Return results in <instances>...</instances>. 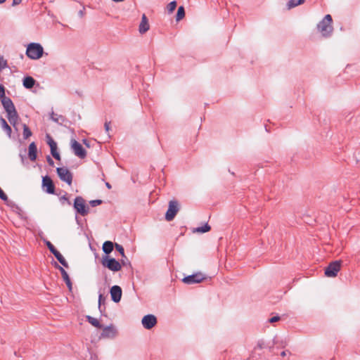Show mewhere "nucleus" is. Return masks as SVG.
I'll return each instance as SVG.
<instances>
[{
    "mask_svg": "<svg viewBox=\"0 0 360 360\" xmlns=\"http://www.w3.org/2000/svg\"><path fill=\"white\" fill-rule=\"evenodd\" d=\"M332 17L327 14L323 19L318 24L317 27L323 37H327L330 35L333 32Z\"/></svg>",
    "mask_w": 360,
    "mask_h": 360,
    "instance_id": "f257e3e1",
    "label": "nucleus"
},
{
    "mask_svg": "<svg viewBox=\"0 0 360 360\" xmlns=\"http://www.w3.org/2000/svg\"><path fill=\"white\" fill-rule=\"evenodd\" d=\"M44 53L43 47L37 43H31L27 46L26 54L31 59L37 60L40 58Z\"/></svg>",
    "mask_w": 360,
    "mask_h": 360,
    "instance_id": "f03ea898",
    "label": "nucleus"
},
{
    "mask_svg": "<svg viewBox=\"0 0 360 360\" xmlns=\"http://www.w3.org/2000/svg\"><path fill=\"white\" fill-rule=\"evenodd\" d=\"M101 264L104 267L108 268L112 271H119L122 269V264L115 258L108 256H104L102 258Z\"/></svg>",
    "mask_w": 360,
    "mask_h": 360,
    "instance_id": "7ed1b4c3",
    "label": "nucleus"
},
{
    "mask_svg": "<svg viewBox=\"0 0 360 360\" xmlns=\"http://www.w3.org/2000/svg\"><path fill=\"white\" fill-rule=\"evenodd\" d=\"M341 260H335L334 262H330L328 264V266L325 269V275L327 277H335L341 269Z\"/></svg>",
    "mask_w": 360,
    "mask_h": 360,
    "instance_id": "20e7f679",
    "label": "nucleus"
},
{
    "mask_svg": "<svg viewBox=\"0 0 360 360\" xmlns=\"http://www.w3.org/2000/svg\"><path fill=\"white\" fill-rule=\"evenodd\" d=\"M74 208L82 216H86L89 213V208L85 204V200L81 196H77L75 199Z\"/></svg>",
    "mask_w": 360,
    "mask_h": 360,
    "instance_id": "39448f33",
    "label": "nucleus"
},
{
    "mask_svg": "<svg viewBox=\"0 0 360 360\" xmlns=\"http://www.w3.org/2000/svg\"><path fill=\"white\" fill-rule=\"evenodd\" d=\"M206 279V276L201 272H198L192 275L184 277L182 281L188 285L200 283Z\"/></svg>",
    "mask_w": 360,
    "mask_h": 360,
    "instance_id": "423d86ee",
    "label": "nucleus"
},
{
    "mask_svg": "<svg viewBox=\"0 0 360 360\" xmlns=\"http://www.w3.org/2000/svg\"><path fill=\"white\" fill-rule=\"evenodd\" d=\"M179 210V203L176 200H171L169 202L168 210L165 214V219L167 221H172L177 214Z\"/></svg>",
    "mask_w": 360,
    "mask_h": 360,
    "instance_id": "0eeeda50",
    "label": "nucleus"
},
{
    "mask_svg": "<svg viewBox=\"0 0 360 360\" xmlns=\"http://www.w3.org/2000/svg\"><path fill=\"white\" fill-rule=\"evenodd\" d=\"M57 174L60 179L66 182L68 185H71L72 182V174L66 167H58L56 169Z\"/></svg>",
    "mask_w": 360,
    "mask_h": 360,
    "instance_id": "6e6552de",
    "label": "nucleus"
},
{
    "mask_svg": "<svg viewBox=\"0 0 360 360\" xmlns=\"http://www.w3.org/2000/svg\"><path fill=\"white\" fill-rule=\"evenodd\" d=\"M71 148L75 155L79 158H84L86 156V152L82 146L75 140L71 141Z\"/></svg>",
    "mask_w": 360,
    "mask_h": 360,
    "instance_id": "1a4fd4ad",
    "label": "nucleus"
},
{
    "mask_svg": "<svg viewBox=\"0 0 360 360\" xmlns=\"http://www.w3.org/2000/svg\"><path fill=\"white\" fill-rule=\"evenodd\" d=\"M141 323L144 328L150 330L157 324V319L153 314H148L143 317Z\"/></svg>",
    "mask_w": 360,
    "mask_h": 360,
    "instance_id": "9d476101",
    "label": "nucleus"
},
{
    "mask_svg": "<svg viewBox=\"0 0 360 360\" xmlns=\"http://www.w3.org/2000/svg\"><path fill=\"white\" fill-rule=\"evenodd\" d=\"M42 187L47 193L53 194L55 192V186L53 183V181L48 176L43 177Z\"/></svg>",
    "mask_w": 360,
    "mask_h": 360,
    "instance_id": "9b49d317",
    "label": "nucleus"
},
{
    "mask_svg": "<svg viewBox=\"0 0 360 360\" xmlns=\"http://www.w3.org/2000/svg\"><path fill=\"white\" fill-rule=\"evenodd\" d=\"M111 299L113 302L117 303L122 297V288L118 285H113L110 290Z\"/></svg>",
    "mask_w": 360,
    "mask_h": 360,
    "instance_id": "f8f14e48",
    "label": "nucleus"
},
{
    "mask_svg": "<svg viewBox=\"0 0 360 360\" xmlns=\"http://www.w3.org/2000/svg\"><path fill=\"white\" fill-rule=\"evenodd\" d=\"M47 143L50 146L51 155L56 160H60V154L57 152V143L54 141V140L49 136L47 135Z\"/></svg>",
    "mask_w": 360,
    "mask_h": 360,
    "instance_id": "ddd939ff",
    "label": "nucleus"
},
{
    "mask_svg": "<svg viewBox=\"0 0 360 360\" xmlns=\"http://www.w3.org/2000/svg\"><path fill=\"white\" fill-rule=\"evenodd\" d=\"M117 335V330L113 326L104 327L101 337L105 338H114Z\"/></svg>",
    "mask_w": 360,
    "mask_h": 360,
    "instance_id": "4468645a",
    "label": "nucleus"
},
{
    "mask_svg": "<svg viewBox=\"0 0 360 360\" xmlns=\"http://www.w3.org/2000/svg\"><path fill=\"white\" fill-rule=\"evenodd\" d=\"M55 267L57 268L61 273L62 278L65 282L69 290H72V284L70 281V278L67 273V271L60 265L57 264V262H55Z\"/></svg>",
    "mask_w": 360,
    "mask_h": 360,
    "instance_id": "2eb2a0df",
    "label": "nucleus"
},
{
    "mask_svg": "<svg viewBox=\"0 0 360 360\" xmlns=\"http://www.w3.org/2000/svg\"><path fill=\"white\" fill-rule=\"evenodd\" d=\"M150 29V25L148 18L145 14L142 15L141 20L139 26V32L140 34H144Z\"/></svg>",
    "mask_w": 360,
    "mask_h": 360,
    "instance_id": "dca6fc26",
    "label": "nucleus"
},
{
    "mask_svg": "<svg viewBox=\"0 0 360 360\" xmlns=\"http://www.w3.org/2000/svg\"><path fill=\"white\" fill-rule=\"evenodd\" d=\"M6 112L8 121L12 125L15 126L18 119V115L15 108L7 111Z\"/></svg>",
    "mask_w": 360,
    "mask_h": 360,
    "instance_id": "f3484780",
    "label": "nucleus"
},
{
    "mask_svg": "<svg viewBox=\"0 0 360 360\" xmlns=\"http://www.w3.org/2000/svg\"><path fill=\"white\" fill-rule=\"evenodd\" d=\"M28 156L31 161H34L37 159V146L36 144L32 142L30 144L28 148Z\"/></svg>",
    "mask_w": 360,
    "mask_h": 360,
    "instance_id": "a211bd4d",
    "label": "nucleus"
},
{
    "mask_svg": "<svg viewBox=\"0 0 360 360\" xmlns=\"http://www.w3.org/2000/svg\"><path fill=\"white\" fill-rule=\"evenodd\" d=\"M1 103L6 112L15 108L13 101L8 97L1 99Z\"/></svg>",
    "mask_w": 360,
    "mask_h": 360,
    "instance_id": "6ab92c4d",
    "label": "nucleus"
},
{
    "mask_svg": "<svg viewBox=\"0 0 360 360\" xmlns=\"http://www.w3.org/2000/svg\"><path fill=\"white\" fill-rule=\"evenodd\" d=\"M0 123L2 129L6 131V133L8 134V136L10 137L11 135V128L6 122V120L3 118L2 117H0Z\"/></svg>",
    "mask_w": 360,
    "mask_h": 360,
    "instance_id": "aec40b11",
    "label": "nucleus"
},
{
    "mask_svg": "<svg viewBox=\"0 0 360 360\" xmlns=\"http://www.w3.org/2000/svg\"><path fill=\"white\" fill-rule=\"evenodd\" d=\"M113 248H114L113 243L108 240V241L104 242V243L103 244L102 248H103V251L106 255H108L113 250Z\"/></svg>",
    "mask_w": 360,
    "mask_h": 360,
    "instance_id": "412c9836",
    "label": "nucleus"
},
{
    "mask_svg": "<svg viewBox=\"0 0 360 360\" xmlns=\"http://www.w3.org/2000/svg\"><path fill=\"white\" fill-rule=\"evenodd\" d=\"M35 80L30 76L25 77L23 79V86L26 89H31L34 86Z\"/></svg>",
    "mask_w": 360,
    "mask_h": 360,
    "instance_id": "4be33fe9",
    "label": "nucleus"
},
{
    "mask_svg": "<svg viewBox=\"0 0 360 360\" xmlns=\"http://www.w3.org/2000/svg\"><path fill=\"white\" fill-rule=\"evenodd\" d=\"M86 319L88 321V322L89 323H91L93 326L98 328H102V325L100 323V322L98 321V320L97 319L94 318L89 315H87L86 316Z\"/></svg>",
    "mask_w": 360,
    "mask_h": 360,
    "instance_id": "5701e85b",
    "label": "nucleus"
},
{
    "mask_svg": "<svg viewBox=\"0 0 360 360\" xmlns=\"http://www.w3.org/2000/svg\"><path fill=\"white\" fill-rule=\"evenodd\" d=\"M304 0H290L288 1L286 6L288 10L292 9L299 5L302 4Z\"/></svg>",
    "mask_w": 360,
    "mask_h": 360,
    "instance_id": "b1692460",
    "label": "nucleus"
},
{
    "mask_svg": "<svg viewBox=\"0 0 360 360\" xmlns=\"http://www.w3.org/2000/svg\"><path fill=\"white\" fill-rule=\"evenodd\" d=\"M56 258L58 259V261L65 267L68 268V262H66V260L65 259V258L63 257V256L60 253V252H58V250H56V252H55L53 254Z\"/></svg>",
    "mask_w": 360,
    "mask_h": 360,
    "instance_id": "393cba45",
    "label": "nucleus"
},
{
    "mask_svg": "<svg viewBox=\"0 0 360 360\" xmlns=\"http://www.w3.org/2000/svg\"><path fill=\"white\" fill-rule=\"evenodd\" d=\"M211 227L208 225V224H205L202 226L197 227L193 229V233H206L210 230Z\"/></svg>",
    "mask_w": 360,
    "mask_h": 360,
    "instance_id": "a878e982",
    "label": "nucleus"
},
{
    "mask_svg": "<svg viewBox=\"0 0 360 360\" xmlns=\"http://www.w3.org/2000/svg\"><path fill=\"white\" fill-rule=\"evenodd\" d=\"M185 16V11L183 6H179L177 11L176 20L179 21L182 20Z\"/></svg>",
    "mask_w": 360,
    "mask_h": 360,
    "instance_id": "bb28decb",
    "label": "nucleus"
},
{
    "mask_svg": "<svg viewBox=\"0 0 360 360\" xmlns=\"http://www.w3.org/2000/svg\"><path fill=\"white\" fill-rule=\"evenodd\" d=\"M31 136H32V131H30L29 127L25 124H23V138L25 139H27Z\"/></svg>",
    "mask_w": 360,
    "mask_h": 360,
    "instance_id": "cd10ccee",
    "label": "nucleus"
},
{
    "mask_svg": "<svg viewBox=\"0 0 360 360\" xmlns=\"http://www.w3.org/2000/svg\"><path fill=\"white\" fill-rule=\"evenodd\" d=\"M176 7V1H171L167 6L168 13H172L175 10Z\"/></svg>",
    "mask_w": 360,
    "mask_h": 360,
    "instance_id": "c85d7f7f",
    "label": "nucleus"
},
{
    "mask_svg": "<svg viewBox=\"0 0 360 360\" xmlns=\"http://www.w3.org/2000/svg\"><path fill=\"white\" fill-rule=\"evenodd\" d=\"M7 67V61L4 56L0 55V72Z\"/></svg>",
    "mask_w": 360,
    "mask_h": 360,
    "instance_id": "c756f323",
    "label": "nucleus"
},
{
    "mask_svg": "<svg viewBox=\"0 0 360 360\" xmlns=\"http://www.w3.org/2000/svg\"><path fill=\"white\" fill-rule=\"evenodd\" d=\"M115 247L116 250L120 253L122 257L124 258H126L123 247L121 245L117 244V243L115 244Z\"/></svg>",
    "mask_w": 360,
    "mask_h": 360,
    "instance_id": "7c9ffc66",
    "label": "nucleus"
},
{
    "mask_svg": "<svg viewBox=\"0 0 360 360\" xmlns=\"http://www.w3.org/2000/svg\"><path fill=\"white\" fill-rule=\"evenodd\" d=\"M46 245L52 254L56 252L57 250L55 248L54 245L50 241H46Z\"/></svg>",
    "mask_w": 360,
    "mask_h": 360,
    "instance_id": "2f4dec72",
    "label": "nucleus"
},
{
    "mask_svg": "<svg viewBox=\"0 0 360 360\" xmlns=\"http://www.w3.org/2000/svg\"><path fill=\"white\" fill-rule=\"evenodd\" d=\"M102 203V200H91L89 202V204L92 206V207H96L97 205H99Z\"/></svg>",
    "mask_w": 360,
    "mask_h": 360,
    "instance_id": "473e14b6",
    "label": "nucleus"
},
{
    "mask_svg": "<svg viewBox=\"0 0 360 360\" xmlns=\"http://www.w3.org/2000/svg\"><path fill=\"white\" fill-rule=\"evenodd\" d=\"M6 98L5 96V89L2 84H0V98L1 100Z\"/></svg>",
    "mask_w": 360,
    "mask_h": 360,
    "instance_id": "72a5a7b5",
    "label": "nucleus"
},
{
    "mask_svg": "<svg viewBox=\"0 0 360 360\" xmlns=\"http://www.w3.org/2000/svg\"><path fill=\"white\" fill-rule=\"evenodd\" d=\"M0 198L4 200V201H7L8 200V196L6 195V194L1 190V188H0Z\"/></svg>",
    "mask_w": 360,
    "mask_h": 360,
    "instance_id": "f704fd0d",
    "label": "nucleus"
},
{
    "mask_svg": "<svg viewBox=\"0 0 360 360\" xmlns=\"http://www.w3.org/2000/svg\"><path fill=\"white\" fill-rule=\"evenodd\" d=\"M280 316H273L271 317V319H269V321L270 323H275V322H277L280 320Z\"/></svg>",
    "mask_w": 360,
    "mask_h": 360,
    "instance_id": "c9c22d12",
    "label": "nucleus"
},
{
    "mask_svg": "<svg viewBox=\"0 0 360 360\" xmlns=\"http://www.w3.org/2000/svg\"><path fill=\"white\" fill-rule=\"evenodd\" d=\"M105 300V298L103 297V295L101 294L99 295V297H98V307L101 308V304L103 303V302H104Z\"/></svg>",
    "mask_w": 360,
    "mask_h": 360,
    "instance_id": "e433bc0d",
    "label": "nucleus"
},
{
    "mask_svg": "<svg viewBox=\"0 0 360 360\" xmlns=\"http://www.w3.org/2000/svg\"><path fill=\"white\" fill-rule=\"evenodd\" d=\"M21 2H22V0H13L12 6H15L20 4Z\"/></svg>",
    "mask_w": 360,
    "mask_h": 360,
    "instance_id": "4c0bfd02",
    "label": "nucleus"
},
{
    "mask_svg": "<svg viewBox=\"0 0 360 360\" xmlns=\"http://www.w3.org/2000/svg\"><path fill=\"white\" fill-rule=\"evenodd\" d=\"M110 122H105V125H104V127H105V131H106L107 132L110 130Z\"/></svg>",
    "mask_w": 360,
    "mask_h": 360,
    "instance_id": "58836bf2",
    "label": "nucleus"
},
{
    "mask_svg": "<svg viewBox=\"0 0 360 360\" xmlns=\"http://www.w3.org/2000/svg\"><path fill=\"white\" fill-rule=\"evenodd\" d=\"M47 162H48V163H49L51 166H53L54 162H53V160H52L49 156H48V157H47Z\"/></svg>",
    "mask_w": 360,
    "mask_h": 360,
    "instance_id": "ea45409f",
    "label": "nucleus"
},
{
    "mask_svg": "<svg viewBox=\"0 0 360 360\" xmlns=\"http://www.w3.org/2000/svg\"><path fill=\"white\" fill-rule=\"evenodd\" d=\"M125 259H126V260L122 259V262L120 263L122 264V266H126L128 264L127 259V258H125Z\"/></svg>",
    "mask_w": 360,
    "mask_h": 360,
    "instance_id": "a19ab883",
    "label": "nucleus"
},
{
    "mask_svg": "<svg viewBox=\"0 0 360 360\" xmlns=\"http://www.w3.org/2000/svg\"><path fill=\"white\" fill-rule=\"evenodd\" d=\"M60 200H65V201H68L69 204H70V202H69V200L68 198L66 197V195H63L60 198Z\"/></svg>",
    "mask_w": 360,
    "mask_h": 360,
    "instance_id": "79ce46f5",
    "label": "nucleus"
},
{
    "mask_svg": "<svg viewBox=\"0 0 360 360\" xmlns=\"http://www.w3.org/2000/svg\"><path fill=\"white\" fill-rule=\"evenodd\" d=\"M84 10H82V11H79V15L80 17H83V16H84Z\"/></svg>",
    "mask_w": 360,
    "mask_h": 360,
    "instance_id": "37998d69",
    "label": "nucleus"
},
{
    "mask_svg": "<svg viewBox=\"0 0 360 360\" xmlns=\"http://www.w3.org/2000/svg\"><path fill=\"white\" fill-rule=\"evenodd\" d=\"M105 186H106V187H107L108 189H110V188H111V185H110L108 182H106V183H105Z\"/></svg>",
    "mask_w": 360,
    "mask_h": 360,
    "instance_id": "c03bdc74",
    "label": "nucleus"
},
{
    "mask_svg": "<svg viewBox=\"0 0 360 360\" xmlns=\"http://www.w3.org/2000/svg\"><path fill=\"white\" fill-rule=\"evenodd\" d=\"M286 354H287V351H283V352H281V355L282 356H286Z\"/></svg>",
    "mask_w": 360,
    "mask_h": 360,
    "instance_id": "a18cd8bd",
    "label": "nucleus"
},
{
    "mask_svg": "<svg viewBox=\"0 0 360 360\" xmlns=\"http://www.w3.org/2000/svg\"><path fill=\"white\" fill-rule=\"evenodd\" d=\"M6 0H0V4H4L6 2Z\"/></svg>",
    "mask_w": 360,
    "mask_h": 360,
    "instance_id": "49530a36",
    "label": "nucleus"
}]
</instances>
